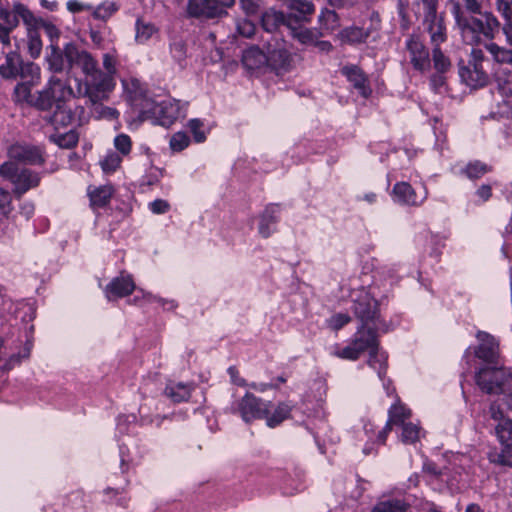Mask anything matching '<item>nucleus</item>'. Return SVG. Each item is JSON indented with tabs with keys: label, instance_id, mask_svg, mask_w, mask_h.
<instances>
[{
	"label": "nucleus",
	"instance_id": "1",
	"mask_svg": "<svg viewBox=\"0 0 512 512\" xmlns=\"http://www.w3.org/2000/svg\"><path fill=\"white\" fill-rule=\"evenodd\" d=\"M50 52L46 56L48 69L54 73L66 72L69 74L74 68H80L87 77L85 94L92 104L108 99L109 93L115 84L109 74H104L98 67V61L92 54L80 49L75 43L69 42L63 49L55 44L49 46Z\"/></svg>",
	"mask_w": 512,
	"mask_h": 512
},
{
	"label": "nucleus",
	"instance_id": "2",
	"mask_svg": "<svg viewBox=\"0 0 512 512\" xmlns=\"http://www.w3.org/2000/svg\"><path fill=\"white\" fill-rule=\"evenodd\" d=\"M451 12L462 40L468 45H479L482 37L493 40L500 30L497 17L492 12H482L479 0H462V4L452 2Z\"/></svg>",
	"mask_w": 512,
	"mask_h": 512
},
{
	"label": "nucleus",
	"instance_id": "3",
	"mask_svg": "<svg viewBox=\"0 0 512 512\" xmlns=\"http://www.w3.org/2000/svg\"><path fill=\"white\" fill-rule=\"evenodd\" d=\"M352 311L359 321V326L379 327L382 333L390 330L389 325L382 319L379 302L364 288L351 294Z\"/></svg>",
	"mask_w": 512,
	"mask_h": 512
},
{
	"label": "nucleus",
	"instance_id": "4",
	"mask_svg": "<svg viewBox=\"0 0 512 512\" xmlns=\"http://www.w3.org/2000/svg\"><path fill=\"white\" fill-rule=\"evenodd\" d=\"M478 387L487 394L512 393V374L503 366L490 364L480 368L475 375Z\"/></svg>",
	"mask_w": 512,
	"mask_h": 512
},
{
	"label": "nucleus",
	"instance_id": "5",
	"mask_svg": "<svg viewBox=\"0 0 512 512\" xmlns=\"http://www.w3.org/2000/svg\"><path fill=\"white\" fill-rule=\"evenodd\" d=\"M379 333H382L379 327L358 326L353 340L341 350L339 356L357 360L364 352L377 349L380 346Z\"/></svg>",
	"mask_w": 512,
	"mask_h": 512
},
{
	"label": "nucleus",
	"instance_id": "6",
	"mask_svg": "<svg viewBox=\"0 0 512 512\" xmlns=\"http://www.w3.org/2000/svg\"><path fill=\"white\" fill-rule=\"evenodd\" d=\"M236 0H188L186 13L189 18L210 21L228 15Z\"/></svg>",
	"mask_w": 512,
	"mask_h": 512
},
{
	"label": "nucleus",
	"instance_id": "7",
	"mask_svg": "<svg viewBox=\"0 0 512 512\" xmlns=\"http://www.w3.org/2000/svg\"><path fill=\"white\" fill-rule=\"evenodd\" d=\"M0 174L14 185V193L19 197L40 183V175L28 168H20L15 162L7 161L0 166Z\"/></svg>",
	"mask_w": 512,
	"mask_h": 512
},
{
	"label": "nucleus",
	"instance_id": "8",
	"mask_svg": "<svg viewBox=\"0 0 512 512\" xmlns=\"http://www.w3.org/2000/svg\"><path fill=\"white\" fill-rule=\"evenodd\" d=\"M29 7L20 1H13L9 5L8 0H0V42L4 46L11 45L10 34L19 26L20 15L29 12Z\"/></svg>",
	"mask_w": 512,
	"mask_h": 512
},
{
	"label": "nucleus",
	"instance_id": "9",
	"mask_svg": "<svg viewBox=\"0 0 512 512\" xmlns=\"http://www.w3.org/2000/svg\"><path fill=\"white\" fill-rule=\"evenodd\" d=\"M40 69L33 62H25L16 52L6 54L5 62L0 65V76L4 79H31L39 78Z\"/></svg>",
	"mask_w": 512,
	"mask_h": 512
},
{
	"label": "nucleus",
	"instance_id": "10",
	"mask_svg": "<svg viewBox=\"0 0 512 512\" xmlns=\"http://www.w3.org/2000/svg\"><path fill=\"white\" fill-rule=\"evenodd\" d=\"M237 412L245 422H250L267 417L268 405L255 395L246 393L238 402Z\"/></svg>",
	"mask_w": 512,
	"mask_h": 512
},
{
	"label": "nucleus",
	"instance_id": "11",
	"mask_svg": "<svg viewBox=\"0 0 512 512\" xmlns=\"http://www.w3.org/2000/svg\"><path fill=\"white\" fill-rule=\"evenodd\" d=\"M406 49L410 54V62L414 69L425 72L430 69L429 50L419 35L412 34L406 41Z\"/></svg>",
	"mask_w": 512,
	"mask_h": 512
},
{
	"label": "nucleus",
	"instance_id": "12",
	"mask_svg": "<svg viewBox=\"0 0 512 512\" xmlns=\"http://www.w3.org/2000/svg\"><path fill=\"white\" fill-rule=\"evenodd\" d=\"M8 155L13 161L27 165H42L45 162L43 149L34 145L13 144L8 149Z\"/></svg>",
	"mask_w": 512,
	"mask_h": 512
},
{
	"label": "nucleus",
	"instance_id": "13",
	"mask_svg": "<svg viewBox=\"0 0 512 512\" xmlns=\"http://www.w3.org/2000/svg\"><path fill=\"white\" fill-rule=\"evenodd\" d=\"M24 14L20 16L26 28L28 52L32 58H37L42 51V40L40 33L37 31V25L42 24V22L36 19V15L31 10Z\"/></svg>",
	"mask_w": 512,
	"mask_h": 512
},
{
	"label": "nucleus",
	"instance_id": "14",
	"mask_svg": "<svg viewBox=\"0 0 512 512\" xmlns=\"http://www.w3.org/2000/svg\"><path fill=\"white\" fill-rule=\"evenodd\" d=\"M476 338L479 345L475 348V356L486 362L487 365L497 364L499 344L494 336L484 331H478Z\"/></svg>",
	"mask_w": 512,
	"mask_h": 512
},
{
	"label": "nucleus",
	"instance_id": "15",
	"mask_svg": "<svg viewBox=\"0 0 512 512\" xmlns=\"http://www.w3.org/2000/svg\"><path fill=\"white\" fill-rule=\"evenodd\" d=\"M266 57L267 66L277 73L287 72L292 66V55L283 44L276 43L273 47L268 44Z\"/></svg>",
	"mask_w": 512,
	"mask_h": 512
},
{
	"label": "nucleus",
	"instance_id": "16",
	"mask_svg": "<svg viewBox=\"0 0 512 512\" xmlns=\"http://www.w3.org/2000/svg\"><path fill=\"white\" fill-rule=\"evenodd\" d=\"M394 200L402 205L420 206L427 198L428 192L424 188L422 195L418 196L408 182H398L393 187Z\"/></svg>",
	"mask_w": 512,
	"mask_h": 512
},
{
	"label": "nucleus",
	"instance_id": "17",
	"mask_svg": "<svg viewBox=\"0 0 512 512\" xmlns=\"http://www.w3.org/2000/svg\"><path fill=\"white\" fill-rule=\"evenodd\" d=\"M286 5L289 10V13L286 14L287 25L289 22L291 25L308 23L315 11L313 3L308 0H288Z\"/></svg>",
	"mask_w": 512,
	"mask_h": 512
},
{
	"label": "nucleus",
	"instance_id": "18",
	"mask_svg": "<svg viewBox=\"0 0 512 512\" xmlns=\"http://www.w3.org/2000/svg\"><path fill=\"white\" fill-rule=\"evenodd\" d=\"M422 24L425 31L429 34L432 47H439L442 43L446 42L448 35L443 14L423 18Z\"/></svg>",
	"mask_w": 512,
	"mask_h": 512
},
{
	"label": "nucleus",
	"instance_id": "19",
	"mask_svg": "<svg viewBox=\"0 0 512 512\" xmlns=\"http://www.w3.org/2000/svg\"><path fill=\"white\" fill-rule=\"evenodd\" d=\"M461 79L470 87L477 88L488 83L489 75L481 64H469L459 69Z\"/></svg>",
	"mask_w": 512,
	"mask_h": 512
},
{
	"label": "nucleus",
	"instance_id": "20",
	"mask_svg": "<svg viewBox=\"0 0 512 512\" xmlns=\"http://www.w3.org/2000/svg\"><path fill=\"white\" fill-rule=\"evenodd\" d=\"M135 289V284L130 275L121 274L119 277L114 278L105 289L108 300L123 298L128 296Z\"/></svg>",
	"mask_w": 512,
	"mask_h": 512
},
{
	"label": "nucleus",
	"instance_id": "21",
	"mask_svg": "<svg viewBox=\"0 0 512 512\" xmlns=\"http://www.w3.org/2000/svg\"><path fill=\"white\" fill-rule=\"evenodd\" d=\"M47 87L55 105H66V102L74 97V91L70 84L58 77H51Z\"/></svg>",
	"mask_w": 512,
	"mask_h": 512
},
{
	"label": "nucleus",
	"instance_id": "22",
	"mask_svg": "<svg viewBox=\"0 0 512 512\" xmlns=\"http://www.w3.org/2000/svg\"><path fill=\"white\" fill-rule=\"evenodd\" d=\"M155 111L154 123L164 127L171 126L180 115L179 103L176 101H162L159 103V107L155 108Z\"/></svg>",
	"mask_w": 512,
	"mask_h": 512
},
{
	"label": "nucleus",
	"instance_id": "23",
	"mask_svg": "<svg viewBox=\"0 0 512 512\" xmlns=\"http://www.w3.org/2000/svg\"><path fill=\"white\" fill-rule=\"evenodd\" d=\"M287 29L289 30V36L304 46H312L317 37H321V32L317 28H308L303 23L291 25V22H289Z\"/></svg>",
	"mask_w": 512,
	"mask_h": 512
},
{
	"label": "nucleus",
	"instance_id": "24",
	"mask_svg": "<svg viewBox=\"0 0 512 512\" xmlns=\"http://www.w3.org/2000/svg\"><path fill=\"white\" fill-rule=\"evenodd\" d=\"M241 61L247 70L261 69L267 66L266 52L262 51L258 46H250L243 51Z\"/></svg>",
	"mask_w": 512,
	"mask_h": 512
},
{
	"label": "nucleus",
	"instance_id": "25",
	"mask_svg": "<svg viewBox=\"0 0 512 512\" xmlns=\"http://www.w3.org/2000/svg\"><path fill=\"white\" fill-rule=\"evenodd\" d=\"M370 34V29L352 25L343 28L337 37L342 44L357 45L365 43Z\"/></svg>",
	"mask_w": 512,
	"mask_h": 512
},
{
	"label": "nucleus",
	"instance_id": "26",
	"mask_svg": "<svg viewBox=\"0 0 512 512\" xmlns=\"http://www.w3.org/2000/svg\"><path fill=\"white\" fill-rule=\"evenodd\" d=\"M43 119L57 129L71 124L73 112L67 105H55L53 112L45 115Z\"/></svg>",
	"mask_w": 512,
	"mask_h": 512
},
{
	"label": "nucleus",
	"instance_id": "27",
	"mask_svg": "<svg viewBox=\"0 0 512 512\" xmlns=\"http://www.w3.org/2000/svg\"><path fill=\"white\" fill-rule=\"evenodd\" d=\"M287 17L282 11L269 8L261 14V25L269 33L275 32L281 25L287 27Z\"/></svg>",
	"mask_w": 512,
	"mask_h": 512
},
{
	"label": "nucleus",
	"instance_id": "28",
	"mask_svg": "<svg viewBox=\"0 0 512 512\" xmlns=\"http://www.w3.org/2000/svg\"><path fill=\"white\" fill-rule=\"evenodd\" d=\"M319 27L317 28L321 32V37L331 35L340 27V19L338 14L329 9H324L318 16Z\"/></svg>",
	"mask_w": 512,
	"mask_h": 512
},
{
	"label": "nucleus",
	"instance_id": "29",
	"mask_svg": "<svg viewBox=\"0 0 512 512\" xmlns=\"http://www.w3.org/2000/svg\"><path fill=\"white\" fill-rule=\"evenodd\" d=\"M342 71L353 86L359 90L360 94L364 97H368L371 90L367 86V78L364 72L357 66H346Z\"/></svg>",
	"mask_w": 512,
	"mask_h": 512
},
{
	"label": "nucleus",
	"instance_id": "30",
	"mask_svg": "<svg viewBox=\"0 0 512 512\" xmlns=\"http://www.w3.org/2000/svg\"><path fill=\"white\" fill-rule=\"evenodd\" d=\"M279 212V206L276 204H270L266 207L261 215L259 223V233L264 238H268L274 231L271 226H274L277 222L276 214Z\"/></svg>",
	"mask_w": 512,
	"mask_h": 512
},
{
	"label": "nucleus",
	"instance_id": "31",
	"mask_svg": "<svg viewBox=\"0 0 512 512\" xmlns=\"http://www.w3.org/2000/svg\"><path fill=\"white\" fill-rule=\"evenodd\" d=\"M410 504L401 498L383 496L373 507L372 512H406Z\"/></svg>",
	"mask_w": 512,
	"mask_h": 512
},
{
	"label": "nucleus",
	"instance_id": "32",
	"mask_svg": "<svg viewBox=\"0 0 512 512\" xmlns=\"http://www.w3.org/2000/svg\"><path fill=\"white\" fill-rule=\"evenodd\" d=\"M485 44V49L492 56L495 63L512 65V49L500 46L492 40Z\"/></svg>",
	"mask_w": 512,
	"mask_h": 512
},
{
	"label": "nucleus",
	"instance_id": "33",
	"mask_svg": "<svg viewBox=\"0 0 512 512\" xmlns=\"http://www.w3.org/2000/svg\"><path fill=\"white\" fill-rule=\"evenodd\" d=\"M367 364L377 371L379 378L384 379L387 371V354L380 349L370 350Z\"/></svg>",
	"mask_w": 512,
	"mask_h": 512
},
{
	"label": "nucleus",
	"instance_id": "34",
	"mask_svg": "<svg viewBox=\"0 0 512 512\" xmlns=\"http://www.w3.org/2000/svg\"><path fill=\"white\" fill-rule=\"evenodd\" d=\"M49 140L63 149H71L78 144L79 134L71 129L65 133L55 132L49 136Z\"/></svg>",
	"mask_w": 512,
	"mask_h": 512
},
{
	"label": "nucleus",
	"instance_id": "35",
	"mask_svg": "<svg viewBox=\"0 0 512 512\" xmlns=\"http://www.w3.org/2000/svg\"><path fill=\"white\" fill-rule=\"evenodd\" d=\"M292 407L293 406L288 402H280L271 415L268 411L267 417H264L266 419L267 425L271 428H274L281 424L285 419L290 417Z\"/></svg>",
	"mask_w": 512,
	"mask_h": 512
},
{
	"label": "nucleus",
	"instance_id": "36",
	"mask_svg": "<svg viewBox=\"0 0 512 512\" xmlns=\"http://www.w3.org/2000/svg\"><path fill=\"white\" fill-rule=\"evenodd\" d=\"M134 106L139 109V119L141 121L145 120H152L154 122V119L156 115H154L155 108L159 107V103L155 102L153 99L150 98H142L137 99L136 97L133 98Z\"/></svg>",
	"mask_w": 512,
	"mask_h": 512
},
{
	"label": "nucleus",
	"instance_id": "37",
	"mask_svg": "<svg viewBox=\"0 0 512 512\" xmlns=\"http://www.w3.org/2000/svg\"><path fill=\"white\" fill-rule=\"evenodd\" d=\"M113 192L114 189L111 185H104L96 188L89 193L91 205L96 208L106 206L109 203Z\"/></svg>",
	"mask_w": 512,
	"mask_h": 512
},
{
	"label": "nucleus",
	"instance_id": "38",
	"mask_svg": "<svg viewBox=\"0 0 512 512\" xmlns=\"http://www.w3.org/2000/svg\"><path fill=\"white\" fill-rule=\"evenodd\" d=\"M498 90L506 96H512V69L498 68L494 72Z\"/></svg>",
	"mask_w": 512,
	"mask_h": 512
},
{
	"label": "nucleus",
	"instance_id": "39",
	"mask_svg": "<svg viewBox=\"0 0 512 512\" xmlns=\"http://www.w3.org/2000/svg\"><path fill=\"white\" fill-rule=\"evenodd\" d=\"M136 34L135 40L140 44L146 43L151 37L158 32L156 26L142 18H138L135 24Z\"/></svg>",
	"mask_w": 512,
	"mask_h": 512
},
{
	"label": "nucleus",
	"instance_id": "40",
	"mask_svg": "<svg viewBox=\"0 0 512 512\" xmlns=\"http://www.w3.org/2000/svg\"><path fill=\"white\" fill-rule=\"evenodd\" d=\"M23 82L18 83L13 92V99L16 103H26L31 105V101L33 99L31 88L34 80L31 79H23Z\"/></svg>",
	"mask_w": 512,
	"mask_h": 512
},
{
	"label": "nucleus",
	"instance_id": "41",
	"mask_svg": "<svg viewBox=\"0 0 512 512\" xmlns=\"http://www.w3.org/2000/svg\"><path fill=\"white\" fill-rule=\"evenodd\" d=\"M30 106L44 112H49L54 108L55 103L47 86L43 90L38 91L37 96H33Z\"/></svg>",
	"mask_w": 512,
	"mask_h": 512
},
{
	"label": "nucleus",
	"instance_id": "42",
	"mask_svg": "<svg viewBox=\"0 0 512 512\" xmlns=\"http://www.w3.org/2000/svg\"><path fill=\"white\" fill-rule=\"evenodd\" d=\"M164 393L174 403L186 401L190 398V388L182 383L168 385L165 388Z\"/></svg>",
	"mask_w": 512,
	"mask_h": 512
},
{
	"label": "nucleus",
	"instance_id": "43",
	"mask_svg": "<svg viewBox=\"0 0 512 512\" xmlns=\"http://www.w3.org/2000/svg\"><path fill=\"white\" fill-rule=\"evenodd\" d=\"M432 61L434 69L439 73H446L451 68L450 59L442 52L440 46L432 47Z\"/></svg>",
	"mask_w": 512,
	"mask_h": 512
},
{
	"label": "nucleus",
	"instance_id": "44",
	"mask_svg": "<svg viewBox=\"0 0 512 512\" xmlns=\"http://www.w3.org/2000/svg\"><path fill=\"white\" fill-rule=\"evenodd\" d=\"M489 171H491V167L478 160L468 163L462 170V172L472 180L479 179Z\"/></svg>",
	"mask_w": 512,
	"mask_h": 512
},
{
	"label": "nucleus",
	"instance_id": "45",
	"mask_svg": "<svg viewBox=\"0 0 512 512\" xmlns=\"http://www.w3.org/2000/svg\"><path fill=\"white\" fill-rule=\"evenodd\" d=\"M499 441L507 448H512V421L507 419L500 422L496 428Z\"/></svg>",
	"mask_w": 512,
	"mask_h": 512
},
{
	"label": "nucleus",
	"instance_id": "46",
	"mask_svg": "<svg viewBox=\"0 0 512 512\" xmlns=\"http://www.w3.org/2000/svg\"><path fill=\"white\" fill-rule=\"evenodd\" d=\"M170 53L174 61L180 66V68H184L186 64L187 58V47L186 44L182 40H175L170 44Z\"/></svg>",
	"mask_w": 512,
	"mask_h": 512
},
{
	"label": "nucleus",
	"instance_id": "47",
	"mask_svg": "<svg viewBox=\"0 0 512 512\" xmlns=\"http://www.w3.org/2000/svg\"><path fill=\"white\" fill-rule=\"evenodd\" d=\"M410 416V410L406 409L403 405L400 404L392 405L388 411L390 422H394V424L398 426L406 423V420L410 418Z\"/></svg>",
	"mask_w": 512,
	"mask_h": 512
},
{
	"label": "nucleus",
	"instance_id": "48",
	"mask_svg": "<svg viewBox=\"0 0 512 512\" xmlns=\"http://www.w3.org/2000/svg\"><path fill=\"white\" fill-rule=\"evenodd\" d=\"M401 441L405 444H413L420 438V427L411 422L403 423Z\"/></svg>",
	"mask_w": 512,
	"mask_h": 512
},
{
	"label": "nucleus",
	"instance_id": "49",
	"mask_svg": "<svg viewBox=\"0 0 512 512\" xmlns=\"http://www.w3.org/2000/svg\"><path fill=\"white\" fill-rule=\"evenodd\" d=\"M488 459L491 463L512 466V450L511 448H505L502 451L492 450L488 453Z\"/></svg>",
	"mask_w": 512,
	"mask_h": 512
},
{
	"label": "nucleus",
	"instance_id": "50",
	"mask_svg": "<svg viewBox=\"0 0 512 512\" xmlns=\"http://www.w3.org/2000/svg\"><path fill=\"white\" fill-rule=\"evenodd\" d=\"M118 10L114 2H104L93 10V17L100 20H107Z\"/></svg>",
	"mask_w": 512,
	"mask_h": 512
},
{
	"label": "nucleus",
	"instance_id": "51",
	"mask_svg": "<svg viewBox=\"0 0 512 512\" xmlns=\"http://www.w3.org/2000/svg\"><path fill=\"white\" fill-rule=\"evenodd\" d=\"M121 161L122 158L117 153L110 152L100 161V165L105 173H111L119 168Z\"/></svg>",
	"mask_w": 512,
	"mask_h": 512
},
{
	"label": "nucleus",
	"instance_id": "52",
	"mask_svg": "<svg viewBox=\"0 0 512 512\" xmlns=\"http://www.w3.org/2000/svg\"><path fill=\"white\" fill-rule=\"evenodd\" d=\"M415 4L418 7V9L423 10V18H430L439 15L438 0H415Z\"/></svg>",
	"mask_w": 512,
	"mask_h": 512
},
{
	"label": "nucleus",
	"instance_id": "53",
	"mask_svg": "<svg viewBox=\"0 0 512 512\" xmlns=\"http://www.w3.org/2000/svg\"><path fill=\"white\" fill-rule=\"evenodd\" d=\"M189 137L184 132L175 133L170 139V147L173 151H182L189 145Z\"/></svg>",
	"mask_w": 512,
	"mask_h": 512
},
{
	"label": "nucleus",
	"instance_id": "54",
	"mask_svg": "<svg viewBox=\"0 0 512 512\" xmlns=\"http://www.w3.org/2000/svg\"><path fill=\"white\" fill-rule=\"evenodd\" d=\"M12 210V196L10 192L0 188V214L7 217Z\"/></svg>",
	"mask_w": 512,
	"mask_h": 512
},
{
	"label": "nucleus",
	"instance_id": "55",
	"mask_svg": "<svg viewBox=\"0 0 512 512\" xmlns=\"http://www.w3.org/2000/svg\"><path fill=\"white\" fill-rule=\"evenodd\" d=\"M237 33L245 38H251L256 31L254 23L248 19H241L236 25Z\"/></svg>",
	"mask_w": 512,
	"mask_h": 512
},
{
	"label": "nucleus",
	"instance_id": "56",
	"mask_svg": "<svg viewBox=\"0 0 512 512\" xmlns=\"http://www.w3.org/2000/svg\"><path fill=\"white\" fill-rule=\"evenodd\" d=\"M114 146L122 155H128L131 151L132 142L128 135L119 134L114 139Z\"/></svg>",
	"mask_w": 512,
	"mask_h": 512
},
{
	"label": "nucleus",
	"instance_id": "57",
	"mask_svg": "<svg viewBox=\"0 0 512 512\" xmlns=\"http://www.w3.org/2000/svg\"><path fill=\"white\" fill-rule=\"evenodd\" d=\"M351 321V317L347 313H337L329 319V327L335 331L340 330Z\"/></svg>",
	"mask_w": 512,
	"mask_h": 512
},
{
	"label": "nucleus",
	"instance_id": "58",
	"mask_svg": "<svg viewBox=\"0 0 512 512\" xmlns=\"http://www.w3.org/2000/svg\"><path fill=\"white\" fill-rule=\"evenodd\" d=\"M496 10L503 18L504 22L512 21V4L506 0L496 1Z\"/></svg>",
	"mask_w": 512,
	"mask_h": 512
},
{
	"label": "nucleus",
	"instance_id": "59",
	"mask_svg": "<svg viewBox=\"0 0 512 512\" xmlns=\"http://www.w3.org/2000/svg\"><path fill=\"white\" fill-rule=\"evenodd\" d=\"M202 126L203 123L198 119H191L188 123V127L197 143L204 142L206 139L205 133L201 130Z\"/></svg>",
	"mask_w": 512,
	"mask_h": 512
},
{
	"label": "nucleus",
	"instance_id": "60",
	"mask_svg": "<svg viewBox=\"0 0 512 512\" xmlns=\"http://www.w3.org/2000/svg\"><path fill=\"white\" fill-rule=\"evenodd\" d=\"M506 396L503 398L502 404L493 403L490 407L493 418L497 419L498 416L502 417L501 406L505 405L508 410L512 411V393H504Z\"/></svg>",
	"mask_w": 512,
	"mask_h": 512
},
{
	"label": "nucleus",
	"instance_id": "61",
	"mask_svg": "<svg viewBox=\"0 0 512 512\" xmlns=\"http://www.w3.org/2000/svg\"><path fill=\"white\" fill-rule=\"evenodd\" d=\"M36 19L40 20L42 22V24H38L37 25V31L38 32H39V29L42 28V29H44L46 34L51 38V40H53L54 38H58L59 37L60 31H59V29L53 23L48 22V21H46L43 18L38 17V16H36Z\"/></svg>",
	"mask_w": 512,
	"mask_h": 512
},
{
	"label": "nucleus",
	"instance_id": "62",
	"mask_svg": "<svg viewBox=\"0 0 512 512\" xmlns=\"http://www.w3.org/2000/svg\"><path fill=\"white\" fill-rule=\"evenodd\" d=\"M239 3L247 15H256L260 11V4L256 0H239Z\"/></svg>",
	"mask_w": 512,
	"mask_h": 512
},
{
	"label": "nucleus",
	"instance_id": "63",
	"mask_svg": "<svg viewBox=\"0 0 512 512\" xmlns=\"http://www.w3.org/2000/svg\"><path fill=\"white\" fill-rule=\"evenodd\" d=\"M103 67L106 70L103 73L104 74H109L110 79L115 84L114 78H113V75L116 73L115 59L109 53L104 54V56H103Z\"/></svg>",
	"mask_w": 512,
	"mask_h": 512
},
{
	"label": "nucleus",
	"instance_id": "64",
	"mask_svg": "<svg viewBox=\"0 0 512 512\" xmlns=\"http://www.w3.org/2000/svg\"><path fill=\"white\" fill-rule=\"evenodd\" d=\"M150 209L154 214H164L170 209V204L163 199H156L150 203Z\"/></svg>",
	"mask_w": 512,
	"mask_h": 512
}]
</instances>
